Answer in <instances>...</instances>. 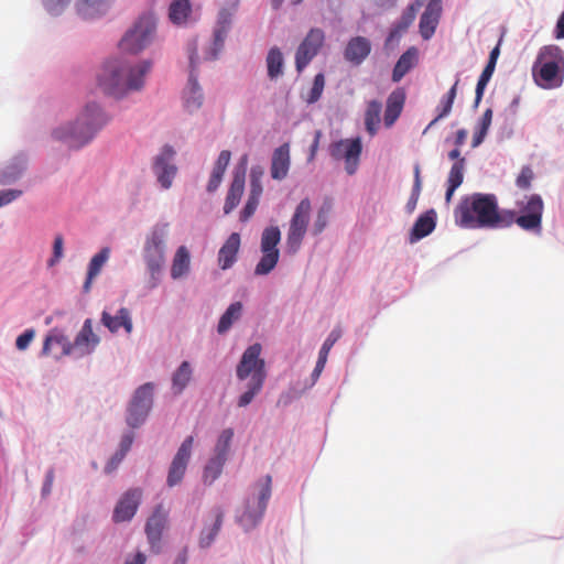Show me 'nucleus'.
I'll list each match as a JSON object with an SVG mask.
<instances>
[{"instance_id": "ea45409f", "label": "nucleus", "mask_w": 564, "mask_h": 564, "mask_svg": "<svg viewBox=\"0 0 564 564\" xmlns=\"http://www.w3.org/2000/svg\"><path fill=\"white\" fill-rule=\"evenodd\" d=\"M226 458L214 455L205 466L203 479L205 484H213L223 473Z\"/></svg>"}, {"instance_id": "37998d69", "label": "nucleus", "mask_w": 564, "mask_h": 564, "mask_svg": "<svg viewBox=\"0 0 564 564\" xmlns=\"http://www.w3.org/2000/svg\"><path fill=\"white\" fill-rule=\"evenodd\" d=\"M281 240V231L279 227H267L261 236V251H279L276 246Z\"/></svg>"}, {"instance_id": "473e14b6", "label": "nucleus", "mask_w": 564, "mask_h": 564, "mask_svg": "<svg viewBox=\"0 0 564 564\" xmlns=\"http://www.w3.org/2000/svg\"><path fill=\"white\" fill-rule=\"evenodd\" d=\"M191 12L189 0H174L169 8V18L174 24L181 25L187 22Z\"/></svg>"}, {"instance_id": "2f4dec72", "label": "nucleus", "mask_w": 564, "mask_h": 564, "mask_svg": "<svg viewBox=\"0 0 564 564\" xmlns=\"http://www.w3.org/2000/svg\"><path fill=\"white\" fill-rule=\"evenodd\" d=\"M435 228V215L431 210L420 216L411 230V241L420 240L430 235Z\"/></svg>"}, {"instance_id": "e433bc0d", "label": "nucleus", "mask_w": 564, "mask_h": 564, "mask_svg": "<svg viewBox=\"0 0 564 564\" xmlns=\"http://www.w3.org/2000/svg\"><path fill=\"white\" fill-rule=\"evenodd\" d=\"M459 79H456L454 85L451 87V89L446 93V95L441 99L440 105L436 108L437 116L434 120L429 124V128L433 126L436 121L440 119L445 118L448 116L452 111V107L454 104V100L457 95V86H458Z\"/></svg>"}, {"instance_id": "cd10ccee", "label": "nucleus", "mask_w": 564, "mask_h": 564, "mask_svg": "<svg viewBox=\"0 0 564 564\" xmlns=\"http://www.w3.org/2000/svg\"><path fill=\"white\" fill-rule=\"evenodd\" d=\"M417 63V50L408 48L398 59L392 72V82L399 83Z\"/></svg>"}, {"instance_id": "0e129e2a", "label": "nucleus", "mask_w": 564, "mask_h": 564, "mask_svg": "<svg viewBox=\"0 0 564 564\" xmlns=\"http://www.w3.org/2000/svg\"><path fill=\"white\" fill-rule=\"evenodd\" d=\"M124 456H126L124 454L117 451L116 454L110 458V460L106 465L105 471L107 474L112 473L118 467V465L121 463V460L124 458Z\"/></svg>"}, {"instance_id": "c03bdc74", "label": "nucleus", "mask_w": 564, "mask_h": 564, "mask_svg": "<svg viewBox=\"0 0 564 564\" xmlns=\"http://www.w3.org/2000/svg\"><path fill=\"white\" fill-rule=\"evenodd\" d=\"M279 251L262 252V257L256 265L254 273L257 275H265L270 273L279 261Z\"/></svg>"}, {"instance_id": "a19ab883", "label": "nucleus", "mask_w": 564, "mask_h": 564, "mask_svg": "<svg viewBox=\"0 0 564 564\" xmlns=\"http://www.w3.org/2000/svg\"><path fill=\"white\" fill-rule=\"evenodd\" d=\"M491 122H492V110L490 108H488L482 113V116L479 119V122L476 127V131L474 133L473 143H471L473 148H476L484 142V140L488 133V130L491 126Z\"/></svg>"}, {"instance_id": "0eeeda50", "label": "nucleus", "mask_w": 564, "mask_h": 564, "mask_svg": "<svg viewBox=\"0 0 564 564\" xmlns=\"http://www.w3.org/2000/svg\"><path fill=\"white\" fill-rule=\"evenodd\" d=\"M156 33V20L153 14L141 15L129 29L121 41L119 47L127 54H139L145 50L154 40Z\"/></svg>"}, {"instance_id": "4d7b16f0", "label": "nucleus", "mask_w": 564, "mask_h": 564, "mask_svg": "<svg viewBox=\"0 0 564 564\" xmlns=\"http://www.w3.org/2000/svg\"><path fill=\"white\" fill-rule=\"evenodd\" d=\"M230 158H231L230 151L223 150L219 153L218 159H217L213 170L224 175L225 171L230 162Z\"/></svg>"}, {"instance_id": "aec40b11", "label": "nucleus", "mask_w": 564, "mask_h": 564, "mask_svg": "<svg viewBox=\"0 0 564 564\" xmlns=\"http://www.w3.org/2000/svg\"><path fill=\"white\" fill-rule=\"evenodd\" d=\"M371 52V42L365 36L351 37L344 51V57L354 65H360Z\"/></svg>"}, {"instance_id": "ddd939ff", "label": "nucleus", "mask_w": 564, "mask_h": 564, "mask_svg": "<svg viewBox=\"0 0 564 564\" xmlns=\"http://www.w3.org/2000/svg\"><path fill=\"white\" fill-rule=\"evenodd\" d=\"M362 151V144L360 138L355 139H341L339 141L333 142L329 145V154L330 156L338 161H345V170L349 175L356 173L360 154Z\"/></svg>"}, {"instance_id": "a18cd8bd", "label": "nucleus", "mask_w": 564, "mask_h": 564, "mask_svg": "<svg viewBox=\"0 0 564 564\" xmlns=\"http://www.w3.org/2000/svg\"><path fill=\"white\" fill-rule=\"evenodd\" d=\"M23 170L24 164L21 161L8 164L0 173V184L7 185L13 183L20 177Z\"/></svg>"}, {"instance_id": "20e7f679", "label": "nucleus", "mask_w": 564, "mask_h": 564, "mask_svg": "<svg viewBox=\"0 0 564 564\" xmlns=\"http://www.w3.org/2000/svg\"><path fill=\"white\" fill-rule=\"evenodd\" d=\"M535 84L543 89L562 86L564 78V54L556 45L543 46L532 68Z\"/></svg>"}, {"instance_id": "de8ad7c7", "label": "nucleus", "mask_w": 564, "mask_h": 564, "mask_svg": "<svg viewBox=\"0 0 564 564\" xmlns=\"http://www.w3.org/2000/svg\"><path fill=\"white\" fill-rule=\"evenodd\" d=\"M496 66L488 64L485 66L476 86L475 107H477L484 96L485 88L490 80Z\"/></svg>"}, {"instance_id": "a211bd4d", "label": "nucleus", "mask_w": 564, "mask_h": 564, "mask_svg": "<svg viewBox=\"0 0 564 564\" xmlns=\"http://www.w3.org/2000/svg\"><path fill=\"white\" fill-rule=\"evenodd\" d=\"M142 489L141 488H131L127 490L118 500L112 519L115 522H124L130 521L135 514L139 505L142 499Z\"/></svg>"}, {"instance_id": "c85d7f7f", "label": "nucleus", "mask_w": 564, "mask_h": 564, "mask_svg": "<svg viewBox=\"0 0 564 564\" xmlns=\"http://www.w3.org/2000/svg\"><path fill=\"white\" fill-rule=\"evenodd\" d=\"M340 337H341V330L339 328H335L330 332V334L328 335V337L325 339L324 344L322 345L316 366L312 373V378H313L314 382L319 378L322 371L325 368L330 349L333 348L335 343Z\"/></svg>"}, {"instance_id": "4468645a", "label": "nucleus", "mask_w": 564, "mask_h": 564, "mask_svg": "<svg viewBox=\"0 0 564 564\" xmlns=\"http://www.w3.org/2000/svg\"><path fill=\"white\" fill-rule=\"evenodd\" d=\"M325 42V32L319 28H312L303 41L300 43L295 53V67L299 73L311 63L319 53Z\"/></svg>"}, {"instance_id": "79ce46f5", "label": "nucleus", "mask_w": 564, "mask_h": 564, "mask_svg": "<svg viewBox=\"0 0 564 564\" xmlns=\"http://www.w3.org/2000/svg\"><path fill=\"white\" fill-rule=\"evenodd\" d=\"M268 76L271 79L279 77L282 74L283 55L279 47L270 48L267 56Z\"/></svg>"}, {"instance_id": "a878e982", "label": "nucleus", "mask_w": 564, "mask_h": 564, "mask_svg": "<svg viewBox=\"0 0 564 564\" xmlns=\"http://www.w3.org/2000/svg\"><path fill=\"white\" fill-rule=\"evenodd\" d=\"M240 248V236L232 232L218 251V264L223 270H227L237 261V254Z\"/></svg>"}, {"instance_id": "2eb2a0df", "label": "nucleus", "mask_w": 564, "mask_h": 564, "mask_svg": "<svg viewBox=\"0 0 564 564\" xmlns=\"http://www.w3.org/2000/svg\"><path fill=\"white\" fill-rule=\"evenodd\" d=\"M425 6V10L420 19V34L424 40H430L438 25L441 14H442V0H415L410 7V10L415 13V11ZM414 14H412V19Z\"/></svg>"}, {"instance_id": "774afa93", "label": "nucleus", "mask_w": 564, "mask_h": 564, "mask_svg": "<svg viewBox=\"0 0 564 564\" xmlns=\"http://www.w3.org/2000/svg\"><path fill=\"white\" fill-rule=\"evenodd\" d=\"M132 443H133V434L132 433H128V434L123 435L118 451L120 453L127 455V453L131 448Z\"/></svg>"}, {"instance_id": "6e6d98bb", "label": "nucleus", "mask_w": 564, "mask_h": 564, "mask_svg": "<svg viewBox=\"0 0 564 564\" xmlns=\"http://www.w3.org/2000/svg\"><path fill=\"white\" fill-rule=\"evenodd\" d=\"M259 198L256 197H248L247 204L245 205L243 209L240 213V220L247 221L257 210V207L259 205Z\"/></svg>"}, {"instance_id": "412c9836", "label": "nucleus", "mask_w": 564, "mask_h": 564, "mask_svg": "<svg viewBox=\"0 0 564 564\" xmlns=\"http://www.w3.org/2000/svg\"><path fill=\"white\" fill-rule=\"evenodd\" d=\"M290 145L284 143L273 151L270 173L273 180L282 181L290 170Z\"/></svg>"}, {"instance_id": "8fccbe9b", "label": "nucleus", "mask_w": 564, "mask_h": 564, "mask_svg": "<svg viewBox=\"0 0 564 564\" xmlns=\"http://www.w3.org/2000/svg\"><path fill=\"white\" fill-rule=\"evenodd\" d=\"M263 383L264 382L249 380L247 391L243 392L238 400V406L243 408L251 403L253 398L261 391Z\"/></svg>"}, {"instance_id": "f3484780", "label": "nucleus", "mask_w": 564, "mask_h": 564, "mask_svg": "<svg viewBox=\"0 0 564 564\" xmlns=\"http://www.w3.org/2000/svg\"><path fill=\"white\" fill-rule=\"evenodd\" d=\"M194 437L189 435L183 441L180 448L177 449L169 468L166 479L169 487H174L182 481L191 458Z\"/></svg>"}, {"instance_id": "b1692460", "label": "nucleus", "mask_w": 564, "mask_h": 564, "mask_svg": "<svg viewBox=\"0 0 564 564\" xmlns=\"http://www.w3.org/2000/svg\"><path fill=\"white\" fill-rule=\"evenodd\" d=\"M404 102H405L404 89L398 88L389 95V97L387 99L384 117H383L384 126L387 128L392 127L394 124V122L398 120V118L400 117V115L403 110Z\"/></svg>"}, {"instance_id": "4c0bfd02", "label": "nucleus", "mask_w": 564, "mask_h": 564, "mask_svg": "<svg viewBox=\"0 0 564 564\" xmlns=\"http://www.w3.org/2000/svg\"><path fill=\"white\" fill-rule=\"evenodd\" d=\"M110 0H79L77 11L84 19H93L104 12V7Z\"/></svg>"}, {"instance_id": "39448f33", "label": "nucleus", "mask_w": 564, "mask_h": 564, "mask_svg": "<svg viewBox=\"0 0 564 564\" xmlns=\"http://www.w3.org/2000/svg\"><path fill=\"white\" fill-rule=\"evenodd\" d=\"M100 338L93 330V321L87 318L73 343L62 334L50 335L45 338L43 354L50 355L54 346L61 348L62 355L75 354L79 357L90 355L99 345Z\"/></svg>"}, {"instance_id": "4be33fe9", "label": "nucleus", "mask_w": 564, "mask_h": 564, "mask_svg": "<svg viewBox=\"0 0 564 564\" xmlns=\"http://www.w3.org/2000/svg\"><path fill=\"white\" fill-rule=\"evenodd\" d=\"M230 22V13L227 10L220 11L218 18V25L214 32V41L209 51L206 53V58L215 59L218 57V54L221 52L224 47L225 39L227 36Z\"/></svg>"}, {"instance_id": "bb28decb", "label": "nucleus", "mask_w": 564, "mask_h": 564, "mask_svg": "<svg viewBox=\"0 0 564 564\" xmlns=\"http://www.w3.org/2000/svg\"><path fill=\"white\" fill-rule=\"evenodd\" d=\"M165 522L166 513L163 511V508L160 505L155 508L154 512L148 519L145 524V533L152 546H155L160 542Z\"/></svg>"}, {"instance_id": "9b49d317", "label": "nucleus", "mask_w": 564, "mask_h": 564, "mask_svg": "<svg viewBox=\"0 0 564 564\" xmlns=\"http://www.w3.org/2000/svg\"><path fill=\"white\" fill-rule=\"evenodd\" d=\"M262 347L259 343L249 346L237 365L236 376L239 380L264 382L267 378L265 361L260 357Z\"/></svg>"}, {"instance_id": "3c124183", "label": "nucleus", "mask_w": 564, "mask_h": 564, "mask_svg": "<svg viewBox=\"0 0 564 564\" xmlns=\"http://www.w3.org/2000/svg\"><path fill=\"white\" fill-rule=\"evenodd\" d=\"M324 87H325V77L322 73H319V74L315 75V77H314L313 86L308 93L306 101L308 104L316 102L321 98Z\"/></svg>"}, {"instance_id": "6ab92c4d", "label": "nucleus", "mask_w": 564, "mask_h": 564, "mask_svg": "<svg viewBox=\"0 0 564 564\" xmlns=\"http://www.w3.org/2000/svg\"><path fill=\"white\" fill-rule=\"evenodd\" d=\"M175 151L170 145H164L161 153L155 158L154 173L159 183L163 188H169L172 185L173 178L176 174V166L172 163Z\"/></svg>"}, {"instance_id": "58836bf2", "label": "nucleus", "mask_w": 564, "mask_h": 564, "mask_svg": "<svg viewBox=\"0 0 564 564\" xmlns=\"http://www.w3.org/2000/svg\"><path fill=\"white\" fill-rule=\"evenodd\" d=\"M242 312V304L240 302H235L229 305L226 312L219 319L217 330L219 334L226 333L235 321H237Z\"/></svg>"}, {"instance_id": "09e8293b", "label": "nucleus", "mask_w": 564, "mask_h": 564, "mask_svg": "<svg viewBox=\"0 0 564 564\" xmlns=\"http://www.w3.org/2000/svg\"><path fill=\"white\" fill-rule=\"evenodd\" d=\"M465 159L456 161L448 173L447 185L458 188L464 180Z\"/></svg>"}, {"instance_id": "f8f14e48", "label": "nucleus", "mask_w": 564, "mask_h": 564, "mask_svg": "<svg viewBox=\"0 0 564 564\" xmlns=\"http://www.w3.org/2000/svg\"><path fill=\"white\" fill-rule=\"evenodd\" d=\"M153 401V384L148 382L139 387L128 408L127 423L129 426L139 427L149 414Z\"/></svg>"}, {"instance_id": "e2e57ef3", "label": "nucleus", "mask_w": 564, "mask_h": 564, "mask_svg": "<svg viewBox=\"0 0 564 564\" xmlns=\"http://www.w3.org/2000/svg\"><path fill=\"white\" fill-rule=\"evenodd\" d=\"M54 479H55V473H54V469L51 468L50 470H47V473L45 475V480H44V484L42 487V496L43 497H46L51 494L53 484H54Z\"/></svg>"}, {"instance_id": "72a5a7b5", "label": "nucleus", "mask_w": 564, "mask_h": 564, "mask_svg": "<svg viewBox=\"0 0 564 564\" xmlns=\"http://www.w3.org/2000/svg\"><path fill=\"white\" fill-rule=\"evenodd\" d=\"M193 376V370L188 361H183L172 376V390L180 394L186 388Z\"/></svg>"}, {"instance_id": "7ed1b4c3", "label": "nucleus", "mask_w": 564, "mask_h": 564, "mask_svg": "<svg viewBox=\"0 0 564 564\" xmlns=\"http://www.w3.org/2000/svg\"><path fill=\"white\" fill-rule=\"evenodd\" d=\"M107 121L108 118L98 105L88 104L74 122L54 130L53 135L69 148L79 149L91 141Z\"/></svg>"}, {"instance_id": "052dcab7", "label": "nucleus", "mask_w": 564, "mask_h": 564, "mask_svg": "<svg viewBox=\"0 0 564 564\" xmlns=\"http://www.w3.org/2000/svg\"><path fill=\"white\" fill-rule=\"evenodd\" d=\"M326 225H327V214L322 208L318 210L316 219L314 221L313 234L319 235L325 229Z\"/></svg>"}, {"instance_id": "5701e85b", "label": "nucleus", "mask_w": 564, "mask_h": 564, "mask_svg": "<svg viewBox=\"0 0 564 564\" xmlns=\"http://www.w3.org/2000/svg\"><path fill=\"white\" fill-rule=\"evenodd\" d=\"M101 324L111 333H117L120 327H123L127 334H131L133 329L130 311L126 307H121L115 316L107 311H102Z\"/></svg>"}, {"instance_id": "13d9d810", "label": "nucleus", "mask_w": 564, "mask_h": 564, "mask_svg": "<svg viewBox=\"0 0 564 564\" xmlns=\"http://www.w3.org/2000/svg\"><path fill=\"white\" fill-rule=\"evenodd\" d=\"M34 330L33 329H26L24 333H22L20 336H18L15 340V346L19 350H24L29 347L30 343L34 338Z\"/></svg>"}, {"instance_id": "7c9ffc66", "label": "nucleus", "mask_w": 564, "mask_h": 564, "mask_svg": "<svg viewBox=\"0 0 564 564\" xmlns=\"http://www.w3.org/2000/svg\"><path fill=\"white\" fill-rule=\"evenodd\" d=\"M109 254L110 249L108 247H105L91 258L88 265L87 278L83 286L86 293L89 292L93 280L100 273L101 268L109 258Z\"/></svg>"}, {"instance_id": "864d4df0", "label": "nucleus", "mask_w": 564, "mask_h": 564, "mask_svg": "<svg viewBox=\"0 0 564 564\" xmlns=\"http://www.w3.org/2000/svg\"><path fill=\"white\" fill-rule=\"evenodd\" d=\"M262 172H257L256 170L251 171L250 175V193L249 196L259 198L262 195V184H261Z\"/></svg>"}, {"instance_id": "1a4fd4ad", "label": "nucleus", "mask_w": 564, "mask_h": 564, "mask_svg": "<svg viewBox=\"0 0 564 564\" xmlns=\"http://www.w3.org/2000/svg\"><path fill=\"white\" fill-rule=\"evenodd\" d=\"M519 215L516 210L509 209L512 214L511 226L517 224L527 231L540 232L542 229V216L544 203L540 195L525 196L524 200L518 203Z\"/></svg>"}, {"instance_id": "49530a36", "label": "nucleus", "mask_w": 564, "mask_h": 564, "mask_svg": "<svg viewBox=\"0 0 564 564\" xmlns=\"http://www.w3.org/2000/svg\"><path fill=\"white\" fill-rule=\"evenodd\" d=\"M234 437V430L232 429H225L220 435L218 436V440L215 445L214 455L228 458L230 444Z\"/></svg>"}, {"instance_id": "bf43d9fd", "label": "nucleus", "mask_w": 564, "mask_h": 564, "mask_svg": "<svg viewBox=\"0 0 564 564\" xmlns=\"http://www.w3.org/2000/svg\"><path fill=\"white\" fill-rule=\"evenodd\" d=\"M22 195L20 189H6L0 192V207L10 204Z\"/></svg>"}, {"instance_id": "9d476101", "label": "nucleus", "mask_w": 564, "mask_h": 564, "mask_svg": "<svg viewBox=\"0 0 564 564\" xmlns=\"http://www.w3.org/2000/svg\"><path fill=\"white\" fill-rule=\"evenodd\" d=\"M312 212L310 198H303L291 217L286 235V248L290 253H296L306 235Z\"/></svg>"}, {"instance_id": "680f3d73", "label": "nucleus", "mask_w": 564, "mask_h": 564, "mask_svg": "<svg viewBox=\"0 0 564 564\" xmlns=\"http://www.w3.org/2000/svg\"><path fill=\"white\" fill-rule=\"evenodd\" d=\"M70 0H44L47 11L52 14H58Z\"/></svg>"}, {"instance_id": "dca6fc26", "label": "nucleus", "mask_w": 564, "mask_h": 564, "mask_svg": "<svg viewBox=\"0 0 564 564\" xmlns=\"http://www.w3.org/2000/svg\"><path fill=\"white\" fill-rule=\"evenodd\" d=\"M188 56H189L191 72H189V77H188V84L184 91L183 98H184L185 108L188 111L193 112V111L199 109L200 106L203 105L202 88L197 83V76L195 74V69L197 66V62H196L197 48H196L195 43L188 45Z\"/></svg>"}, {"instance_id": "603ef678", "label": "nucleus", "mask_w": 564, "mask_h": 564, "mask_svg": "<svg viewBox=\"0 0 564 564\" xmlns=\"http://www.w3.org/2000/svg\"><path fill=\"white\" fill-rule=\"evenodd\" d=\"M534 178V173L530 166H523L516 180V184L521 189H529Z\"/></svg>"}, {"instance_id": "393cba45", "label": "nucleus", "mask_w": 564, "mask_h": 564, "mask_svg": "<svg viewBox=\"0 0 564 564\" xmlns=\"http://www.w3.org/2000/svg\"><path fill=\"white\" fill-rule=\"evenodd\" d=\"M245 169L236 171L234 174L224 205V213L226 215L230 214L240 203L245 189Z\"/></svg>"}, {"instance_id": "c756f323", "label": "nucleus", "mask_w": 564, "mask_h": 564, "mask_svg": "<svg viewBox=\"0 0 564 564\" xmlns=\"http://www.w3.org/2000/svg\"><path fill=\"white\" fill-rule=\"evenodd\" d=\"M191 268V254L185 246L177 248L171 267V276L174 280L181 279L186 275Z\"/></svg>"}, {"instance_id": "f704fd0d", "label": "nucleus", "mask_w": 564, "mask_h": 564, "mask_svg": "<svg viewBox=\"0 0 564 564\" xmlns=\"http://www.w3.org/2000/svg\"><path fill=\"white\" fill-rule=\"evenodd\" d=\"M381 110L382 106L378 100H371L367 105L365 112V126L370 135H375L378 131Z\"/></svg>"}, {"instance_id": "f257e3e1", "label": "nucleus", "mask_w": 564, "mask_h": 564, "mask_svg": "<svg viewBox=\"0 0 564 564\" xmlns=\"http://www.w3.org/2000/svg\"><path fill=\"white\" fill-rule=\"evenodd\" d=\"M456 225L467 229L508 228L512 214L499 209L495 194L474 193L462 197L454 210Z\"/></svg>"}, {"instance_id": "338daca9", "label": "nucleus", "mask_w": 564, "mask_h": 564, "mask_svg": "<svg viewBox=\"0 0 564 564\" xmlns=\"http://www.w3.org/2000/svg\"><path fill=\"white\" fill-rule=\"evenodd\" d=\"M420 194H421V189H417V186H413L411 196L406 203V210L409 213L414 212L417 200H419V197H420Z\"/></svg>"}, {"instance_id": "5fc2aeb1", "label": "nucleus", "mask_w": 564, "mask_h": 564, "mask_svg": "<svg viewBox=\"0 0 564 564\" xmlns=\"http://www.w3.org/2000/svg\"><path fill=\"white\" fill-rule=\"evenodd\" d=\"M64 256V239L62 235H57L53 242V256L48 260V265H55Z\"/></svg>"}, {"instance_id": "f03ea898", "label": "nucleus", "mask_w": 564, "mask_h": 564, "mask_svg": "<svg viewBox=\"0 0 564 564\" xmlns=\"http://www.w3.org/2000/svg\"><path fill=\"white\" fill-rule=\"evenodd\" d=\"M152 63L143 61L131 65L128 62L113 59L107 62L100 69L97 82L101 90L113 97H122L129 91L139 90L144 85V77L150 72Z\"/></svg>"}, {"instance_id": "69168bd1", "label": "nucleus", "mask_w": 564, "mask_h": 564, "mask_svg": "<svg viewBox=\"0 0 564 564\" xmlns=\"http://www.w3.org/2000/svg\"><path fill=\"white\" fill-rule=\"evenodd\" d=\"M223 176H224L223 174L213 170L210 178L207 184V191L208 192L216 191L221 183Z\"/></svg>"}, {"instance_id": "423d86ee", "label": "nucleus", "mask_w": 564, "mask_h": 564, "mask_svg": "<svg viewBox=\"0 0 564 564\" xmlns=\"http://www.w3.org/2000/svg\"><path fill=\"white\" fill-rule=\"evenodd\" d=\"M167 226V224L155 226L144 243L143 258L150 273L149 289H155L160 283V274L165 262L164 240Z\"/></svg>"}, {"instance_id": "6e6552de", "label": "nucleus", "mask_w": 564, "mask_h": 564, "mask_svg": "<svg viewBox=\"0 0 564 564\" xmlns=\"http://www.w3.org/2000/svg\"><path fill=\"white\" fill-rule=\"evenodd\" d=\"M272 478L267 475L262 481L256 485L257 497L249 498L243 512L238 517L239 523L246 531L253 529L262 519L271 497Z\"/></svg>"}, {"instance_id": "c9c22d12", "label": "nucleus", "mask_w": 564, "mask_h": 564, "mask_svg": "<svg viewBox=\"0 0 564 564\" xmlns=\"http://www.w3.org/2000/svg\"><path fill=\"white\" fill-rule=\"evenodd\" d=\"M223 518H224V513L220 509L214 510V522H213L212 527L208 529H206V528L203 529V531L200 533L199 545L202 547H207L213 543V541L215 540V538L217 536V534L221 528Z\"/></svg>"}]
</instances>
